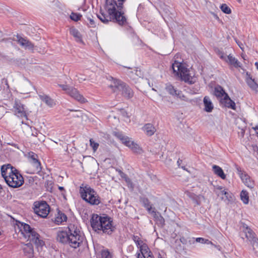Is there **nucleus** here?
<instances>
[{
  "mask_svg": "<svg viewBox=\"0 0 258 258\" xmlns=\"http://www.w3.org/2000/svg\"><path fill=\"white\" fill-rule=\"evenodd\" d=\"M126 0H106L105 10L107 14L100 13L98 19L106 24L110 21L117 23L120 25L125 24L126 19L122 11L123 5Z\"/></svg>",
  "mask_w": 258,
  "mask_h": 258,
  "instance_id": "f257e3e1",
  "label": "nucleus"
},
{
  "mask_svg": "<svg viewBox=\"0 0 258 258\" xmlns=\"http://www.w3.org/2000/svg\"><path fill=\"white\" fill-rule=\"evenodd\" d=\"M1 174L7 184L13 188H18L24 183V178L19 172L10 164L3 165Z\"/></svg>",
  "mask_w": 258,
  "mask_h": 258,
  "instance_id": "f03ea898",
  "label": "nucleus"
},
{
  "mask_svg": "<svg viewBox=\"0 0 258 258\" xmlns=\"http://www.w3.org/2000/svg\"><path fill=\"white\" fill-rule=\"evenodd\" d=\"M91 226L94 230L101 231L104 233L111 234L115 228L113 225L111 218L107 216H100L93 214L91 220Z\"/></svg>",
  "mask_w": 258,
  "mask_h": 258,
  "instance_id": "7ed1b4c3",
  "label": "nucleus"
},
{
  "mask_svg": "<svg viewBox=\"0 0 258 258\" xmlns=\"http://www.w3.org/2000/svg\"><path fill=\"white\" fill-rule=\"evenodd\" d=\"M172 68L175 75L180 77L185 82L191 84L196 81V78L191 76L189 71L181 62L175 60L172 63Z\"/></svg>",
  "mask_w": 258,
  "mask_h": 258,
  "instance_id": "20e7f679",
  "label": "nucleus"
},
{
  "mask_svg": "<svg viewBox=\"0 0 258 258\" xmlns=\"http://www.w3.org/2000/svg\"><path fill=\"white\" fill-rule=\"evenodd\" d=\"M68 229L70 233L68 244L73 248H77L83 243L84 236L81 232L80 227L74 224H70Z\"/></svg>",
  "mask_w": 258,
  "mask_h": 258,
  "instance_id": "39448f33",
  "label": "nucleus"
},
{
  "mask_svg": "<svg viewBox=\"0 0 258 258\" xmlns=\"http://www.w3.org/2000/svg\"><path fill=\"white\" fill-rule=\"evenodd\" d=\"M80 194L82 199L91 205H98L101 203V199L97 192L88 185L80 187Z\"/></svg>",
  "mask_w": 258,
  "mask_h": 258,
  "instance_id": "423d86ee",
  "label": "nucleus"
},
{
  "mask_svg": "<svg viewBox=\"0 0 258 258\" xmlns=\"http://www.w3.org/2000/svg\"><path fill=\"white\" fill-rule=\"evenodd\" d=\"M21 231L25 238H28V240L34 242L37 246H42L44 245V242L39 238V235L29 225L22 223Z\"/></svg>",
  "mask_w": 258,
  "mask_h": 258,
  "instance_id": "0eeeda50",
  "label": "nucleus"
},
{
  "mask_svg": "<svg viewBox=\"0 0 258 258\" xmlns=\"http://www.w3.org/2000/svg\"><path fill=\"white\" fill-rule=\"evenodd\" d=\"M114 135L123 144L131 149L133 152L137 153L142 152V149L137 144L132 141L131 138L119 132L115 133Z\"/></svg>",
  "mask_w": 258,
  "mask_h": 258,
  "instance_id": "6e6552de",
  "label": "nucleus"
},
{
  "mask_svg": "<svg viewBox=\"0 0 258 258\" xmlns=\"http://www.w3.org/2000/svg\"><path fill=\"white\" fill-rule=\"evenodd\" d=\"M35 213L42 218H46L50 211L49 205L46 202H36L34 204Z\"/></svg>",
  "mask_w": 258,
  "mask_h": 258,
  "instance_id": "1a4fd4ad",
  "label": "nucleus"
},
{
  "mask_svg": "<svg viewBox=\"0 0 258 258\" xmlns=\"http://www.w3.org/2000/svg\"><path fill=\"white\" fill-rule=\"evenodd\" d=\"M13 111L18 117L27 119V113L24 105L18 100H15Z\"/></svg>",
  "mask_w": 258,
  "mask_h": 258,
  "instance_id": "9d476101",
  "label": "nucleus"
},
{
  "mask_svg": "<svg viewBox=\"0 0 258 258\" xmlns=\"http://www.w3.org/2000/svg\"><path fill=\"white\" fill-rule=\"evenodd\" d=\"M165 90L171 95L176 97L181 100L188 101V98L184 95L182 92L177 90L176 88L170 83L165 85Z\"/></svg>",
  "mask_w": 258,
  "mask_h": 258,
  "instance_id": "9b49d317",
  "label": "nucleus"
},
{
  "mask_svg": "<svg viewBox=\"0 0 258 258\" xmlns=\"http://www.w3.org/2000/svg\"><path fill=\"white\" fill-rule=\"evenodd\" d=\"M220 57L227 63L235 68H241V63L235 57L231 54L226 55L224 53L221 52L219 54Z\"/></svg>",
  "mask_w": 258,
  "mask_h": 258,
  "instance_id": "f8f14e48",
  "label": "nucleus"
},
{
  "mask_svg": "<svg viewBox=\"0 0 258 258\" xmlns=\"http://www.w3.org/2000/svg\"><path fill=\"white\" fill-rule=\"evenodd\" d=\"M237 170L238 174L244 184L249 188H253L254 186V182L250 178V176L239 168H237Z\"/></svg>",
  "mask_w": 258,
  "mask_h": 258,
  "instance_id": "ddd939ff",
  "label": "nucleus"
},
{
  "mask_svg": "<svg viewBox=\"0 0 258 258\" xmlns=\"http://www.w3.org/2000/svg\"><path fill=\"white\" fill-rule=\"evenodd\" d=\"M14 40L16 41L23 48L26 49L33 50L34 45L30 41L17 35L14 37Z\"/></svg>",
  "mask_w": 258,
  "mask_h": 258,
  "instance_id": "4468645a",
  "label": "nucleus"
},
{
  "mask_svg": "<svg viewBox=\"0 0 258 258\" xmlns=\"http://www.w3.org/2000/svg\"><path fill=\"white\" fill-rule=\"evenodd\" d=\"M30 162L33 166L34 172H39L41 170L40 162L38 160V156L33 152H30L28 154Z\"/></svg>",
  "mask_w": 258,
  "mask_h": 258,
  "instance_id": "2eb2a0df",
  "label": "nucleus"
},
{
  "mask_svg": "<svg viewBox=\"0 0 258 258\" xmlns=\"http://www.w3.org/2000/svg\"><path fill=\"white\" fill-rule=\"evenodd\" d=\"M68 95L81 103H84L87 102V99L75 88L72 87L71 88L69 92Z\"/></svg>",
  "mask_w": 258,
  "mask_h": 258,
  "instance_id": "dca6fc26",
  "label": "nucleus"
},
{
  "mask_svg": "<svg viewBox=\"0 0 258 258\" xmlns=\"http://www.w3.org/2000/svg\"><path fill=\"white\" fill-rule=\"evenodd\" d=\"M244 232L246 237L248 240L251 241L253 249H254V246L258 247V239L255 237L254 233L253 231L250 228L246 227Z\"/></svg>",
  "mask_w": 258,
  "mask_h": 258,
  "instance_id": "f3484780",
  "label": "nucleus"
},
{
  "mask_svg": "<svg viewBox=\"0 0 258 258\" xmlns=\"http://www.w3.org/2000/svg\"><path fill=\"white\" fill-rule=\"evenodd\" d=\"M245 80L247 85L251 90L256 92H258V84L247 72L245 74Z\"/></svg>",
  "mask_w": 258,
  "mask_h": 258,
  "instance_id": "a211bd4d",
  "label": "nucleus"
},
{
  "mask_svg": "<svg viewBox=\"0 0 258 258\" xmlns=\"http://www.w3.org/2000/svg\"><path fill=\"white\" fill-rule=\"evenodd\" d=\"M69 237V231L68 232L64 231H59L57 233L56 240L60 243L68 244Z\"/></svg>",
  "mask_w": 258,
  "mask_h": 258,
  "instance_id": "6ab92c4d",
  "label": "nucleus"
},
{
  "mask_svg": "<svg viewBox=\"0 0 258 258\" xmlns=\"http://www.w3.org/2000/svg\"><path fill=\"white\" fill-rule=\"evenodd\" d=\"M124 85L121 81L113 79L109 87L114 92H118L123 88Z\"/></svg>",
  "mask_w": 258,
  "mask_h": 258,
  "instance_id": "aec40b11",
  "label": "nucleus"
},
{
  "mask_svg": "<svg viewBox=\"0 0 258 258\" xmlns=\"http://www.w3.org/2000/svg\"><path fill=\"white\" fill-rule=\"evenodd\" d=\"M220 102L226 107L235 109V103L229 98L228 94L225 95L224 97L221 99Z\"/></svg>",
  "mask_w": 258,
  "mask_h": 258,
  "instance_id": "412c9836",
  "label": "nucleus"
},
{
  "mask_svg": "<svg viewBox=\"0 0 258 258\" xmlns=\"http://www.w3.org/2000/svg\"><path fill=\"white\" fill-rule=\"evenodd\" d=\"M23 249L25 256L28 258H31L33 256V247L30 242L24 244L23 247Z\"/></svg>",
  "mask_w": 258,
  "mask_h": 258,
  "instance_id": "4be33fe9",
  "label": "nucleus"
},
{
  "mask_svg": "<svg viewBox=\"0 0 258 258\" xmlns=\"http://www.w3.org/2000/svg\"><path fill=\"white\" fill-rule=\"evenodd\" d=\"M203 103L204 105V110L207 112H212L214 108V105L210 97L208 96H205L204 98Z\"/></svg>",
  "mask_w": 258,
  "mask_h": 258,
  "instance_id": "5701e85b",
  "label": "nucleus"
},
{
  "mask_svg": "<svg viewBox=\"0 0 258 258\" xmlns=\"http://www.w3.org/2000/svg\"><path fill=\"white\" fill-rule=\"evenodd\" d=\"M38 96L41 100L44 102L48 106L52 107L55 105V101L49 96L44 94H39Z\"/></svg>",
  "mask_w": 258,
  "mask_h": 258,
  "instance_id": "b1692460",
  "label": "nucleus"
},
{
  "mask_svg": "<svg viewBox=\"0 0 258 258\" xmlns=\"http://www.w3.org/2000/svg\"><path fill=\"white\" fill-rule=\"evenodd\" d=\"M120 92H121L122 95L126 98H131L133 96L134 93L132 90L125 84L123 86V88L121 89Z\"/></svg>",
  "mask_w": 258,
  "mask_h": 258,
  "instance_id": "393cba45",
  "label": "nucleus"
},
{
  "mask_svg": "<svg viewBox=\"0 0 258 258\" xmlns=\"http://www.w3.org/2000/svg\"><path fill=\"white\" fill-rule=\"evenodd\" d=\"M143 130L146 134L149 136L153 135L156 131L154 126L150 123L145 124L143 127Z\"/></svg>",
  "mask_w": 258,
  "mask_h": 258,
  "instance_id": "a878e982",
  "label": "nucleus"
},
{
  "mask_svg": "<svg viewBox=\"0 0 258 258\" xmlns=\"http://www.w3.org/2000/svg\"><path fill=\"white\" fill-rule=\"evenodd\" d=\"M214 173L222 179L226 178V175L224 174L223 169L218 165H214L212 166Z\"/></svg>",
  "mask_w": 258,
  "mask_h": 258,
  "instance_id": "bb28decb",
  "label": "nucleus"
},
{
  "mask_svg": "<svg viewBox=\"0 0 258 258\" xmlns=\"http://www.w3.org/2000/svg\"><path fill=\"white\" fill-rule=\"evenodd\" d=\"M214 94L218 99L221 100V99L224 97L225 95H227V94L225 93L224 90L221 86H218L215 88Z\"/></svg>",
  "mask_w": 258,
  "mask_h": 258,
  "instance_id": "cd10ccee",
  "label": "nucleus"
},
{
  "mask_svg": "<svg viewBox=\"0 0 258 258\" xmlns=\"http://www.w3.org/2000/svg\"><path fill=\"white\" fill-rule=\"evenodd\" d=\"M70 34L73 35L77 42H82V36L79 31L74 27H72L70 29Z\"/></svg>",
  "mask_w": 258,
  "mask_h": 258,
  "instance_id": "c85d7f7f",
  "label": "nucleus"
},
{
  "mask_svg": "<svg viewBox=\"0 0 258 258\" xmlns=\"http://www.w3.org/2000/svg\"><path fill=\"white\" fill-rule=\"evenodd\" d=\"M67 220V217L64 214L58 212L55 218L54 222L59 225L63 222H66Z\"/></svg>",
  "mask_w": 258,
  "mask_h": 258,
  "instance_id": "c756f323",
  "label": "nucleus"
},
{
  "mask_svg": "<svg viewBox=\"0 0 258 258\" xmlns=\"http://www.w3.org/2000/svg\"><path fill=\"white\" fill-rule=\"evenodd\" d=\"M240 198L244 204H247L249 202L248 193L246 190H242L240 193Z\"/></svg>",
  "mask_w": 258,
  "mask_h": 258,
  "instance_id": "7c9ffc66",
  "label": "nucleus"
},
{
  "mask_svg": "<svg viewBox=\"0 0 258 258\" xmlns=\"http://www.w3.org/2000/svg\"><path fill=\"white\" fill-rule=\"evenodd\" d=\"M102 258H112L113 254L108 249H103L101 251Z\"/></svg>",
  "mask_w": 258,
  "mask_h": 258,
  "instance_id": "2f4dec72",
  "label": "nucleus"
},
{
  "mask_svg": "<svg viewBox=\"0 0 258 258\" xmlns=\"http://www.w3.org/2000/svg\"><path fill=\"white\" fill-rule=\"evenodd\" d=\"M226 190L221 186H218L216 188V192L218 196L220 197L222 199V197H224V192H226Z\"/></svg>",
  "mask_w": 258,
  "mask_h": 258,
  "instance_id": "473e14b6",
  "label": "nucleus"
},
{
  "mask_svg": "<svg viewBox=\"0 0 258 258\" xmlns=\"http://www.w3.org/2000/svg\"><path fill=\"white\" fill-rule=\"evenodd\" d=\"M82 16V15H81L80 14L73 12L71 13L70 15V18L72 20L77 22L81 19Z\"/></svg>",
  "mask_w": 258,
  "mask_h": 258,
  "instance_id": "72a5a7b5",
  "label": "nucleus"
},
{
  "mask_svg": "<svg viewBox=\"0 0 258 258\" xmlns=\"http://www.w3.org/2000/svg\"><path fill=\"white\" fill-rule=\"evenodd\" d=\"M220 9L221 11L225 14H230L231 13V9L226 4H222L220 7Z\"/></svg>",
  "mask_w": 258,
  "mask_h": 258,
  "instance_id": "f704fd0d",
  "label": "nucleus"
},
{
  "mask_svg": "<svg viewBox=\"0 0 258 258\" xmlns=\"http://www.w3.org/2000/svg\"><path fill=\"white\" fill-rule=\"evenodd\" d=\"M224 197H222V200L224 201H230L232 200V194L230 192H224Z\"/></svg>",
  "mask_w": 258,
  "mask_h": 258,
  "instance_id": "c9c22d12",
  "label": "nucleus"
},
{
  "mask_svg": "<svg viewBox=\"0 0 258 258\" xmlns=\"http://www.w3.org/2000/svg\"><path fill=\"white\" fill-rule=\"evenodd\" d=\"M90 145L94 152H96L99 147V144L95 142L93 139H90Z\"/></svg>",
  "mask_w": 258,
  "mask_h": 258,
  "instance_id": "e433bc0d",
  "label": "nucleus"
},
{
  "mask_svg": "<svg viewBox=\"0 0 258 258\" xmlns=\"http://www.w3.org/2000/svg\"><path fill=\"white\" fill-rule=\"evenodd\" d=\"M142 255L141 256L143 257L144 256H150V254H151V252L149 248L148 249H142L140 250Z\"/></svg>",
  "mask_w": 258,
  "mask_h": 258,
  "instance_id": "4c0bfd02",
  "label": "nucleus"
},
{
  "mask_svg": "<svg viewBox=\"0 0 258 258\" xmlns=\"http://www.w3.org/2000/svg\"><path fill=\"white\" fill-rule=\"evenodd\" d=\"M59 86L62 88V89L66 92L68 94L69 91L72 87L69 86L67 85H59Z\"/></svg>",
  "mask_w": 258,
  "mask_h": 258,
  "instance_id": "58836bf2",
  "label": "nucleus"
},
{
  "mask_svg": "<svg viewBox=\"0 0 258 258\" xmlns=\"http://www.w3.org/2000/svg\"><path fill=\"white\" fill-rule=\"evenodd\" d=\"M140 250L142 249H148L149 247L146 243L144 242L138 247Z\"/></svg>",
  "mask_w": 258,
  "mask_h": 258,
  "instance_id": "ea45409f",
  "label": "nucleus"
},
{
  "mask_svg": "<svg viewBox=\"0 0 258 258\" xmlns=\"http://www.w3.org/2000/svg\"><path fill=\"white\" fill-rule=\"evenodd\" d=\"M205 239H205L204 238L198 237L196 239V241L198 242H200L201 243H204L205 242Z\"/></svg>",
  "mask_w": 258,
  "mask_h": 258,
  "instance_id": "a19ab883",
  "label": "nucleus"
},
{
  "mask_svg": "<svg viewBox=\"0 0 258 258\" xmlns=\"http://www.w3.org/2000/svg\"><path fill=\"white\" fill-rule=\"evenodd\" d=\"M135 242L137 246L139 247L144 242V241L140 239L136 241Z\"/></svg>",
  "mask_w": 258,
  "mask_h": 258,
  "instance_id": "79ce46f5",
  "label": "nucleus"
},
{
  "mask_svg": "<svg viewBox=\"0 0 258 258\" xmlns=\"http://www.w3.org/2000/svg\"><path fill=\"white\" fill-rule=\"evenodd\" d=\"M45 185L46 186H47L48 187H49L50 189L52 188V182H51V181H47L45 182Z\"/></svg>",
  "mask_w": 258,
  "mask_h": 258,
  "instance_id": "37998d69",
  "label": "nucleus"
},
{
  "mask_svg": "<svg viewBox=\"0 0 258 258\" xmlns=\"http://www.w3.org/2000/svg\"><path fill=\"white\" fill-rule=\"evenodd\" d=\"M88 20L90 22V24L91 26V27H94L95 26V22L94 20L90 18H88Z\"/></svg>",
  "mask_w": 258,
  "mask_h": 258,
  "instance_id": "c03bdc74",
  "label": "nucleus"
},
{
  "mask_svg": "<svg viewBox=\"0 0 258 258\" xmlns=\"http://www.w3.org/2000/svg\"><path fill=\"white\" fill-rule=\"evenodd\" d=\"M132 239L134 240V241L135 242L136 241H137L139 239H140V238L138 236L133 235L132 237Z\"/></svg>",
  "mask_w": 258,
  "mask_h": 258,
  "instance_id": "a18cd8bd",
  "label": "nucleus"
},
{
  "mask_svg": "<svg viewBox=\"0 0 258 258\" xmlns=\"http://www.w3.org/2000/svg\"><path fill=\"white\" fill-rule=\"evenodd\" d=\"M204 243L205 244H207L213 245V243L211 241H210V240H209L208 239H205V242Z\"/></svg>",
  "mask_w": 258,
  "mask_h": 258,
  "instance_id": "49530a36",
  "label": "nucleus"
},
{
  "mask_svg": "<svg viewBox=\"0 0 258 258\" xmlns=\"http://www.w3.org/2000/svg\"><path fill=\"white\" fill-rule=\"evenodd\" d=\"M236 43H237V44L238 45V46L240 47V48L243 50V47H242V44L241 43H239L237 41H236Z\"/></svg>",
  "mask_w": 258,
  "mask_h": 258,
  "instance_id": "de8ad7c7",
  "label": "nucleus"
},
{
  "mask_svg": "<svg viewBox=\"0 0 258 258\" xmlns=\"http://www.w3.org/2000/svg\"><path fill=\"white\" fill-rule=\"evenodd\" d=\"M136 258H143L140 253L136 254Z\"/></svg>",
  "mask_w": 258,
  "mask_h": 258,
  "instance_id": "09e8293b",
  "label": "nucleus"
},
{
  "mask_svg": "<svg viewBox=\"0 0 258 258\" xmlns=\"http://www.w3.org/2000/svg\"><path fill=\"white\" fill-rule=\"evenodd\" d=\"M78 80L81 82L82 81L85 80V79H84L82 77H78Z\"/></svg>",
  "mask_w": 258,
  "mask_h": 258,
  "instance_id": "8fccbe9b",
  "label": "nucleus"
},
{
  "mask_svg": "<svg viewBox=\"0 0 258 258\" xmlns=\"http://www.w3.org/2000/svg\"><path fill=\"white\" fill-rule=\"evenodd\" d=\"M136 73L137 76H140V75H141V72L139 71L138 72V71L137 70H136Z\"/></svg>",
  "mask_w": 258,
  "mask_h": 258,
  "instance_id": "3c124183",
  "label": "nucleus"
},
{
  "mask_svg": "<svg viewBox=\"0 0 258 258\" xmlns=\"http://www.w3.org/2000/svg\"><path fill=\"white\" fill-rule=\"evenodd\" d=\"M144 258H153V256L152 255V253L150 254V256H143Z\"/></svg>",
  "mask_w": 258,
  "mask_h": 258,
  "instance_id": "603ef678",
  "label": "nucleus"
},
{
  "mask_svg": "<svg viewBox=\"0 0 258 258\" xmlns=\"http://www.w3.org/2000/svg\"><path fill=\"white\" fill-rule=\"evenodd\" d=\"M58 188H59V189L60 190H64V188H63V187H62V186H59V187H58Z\"/></svg>",
  "mask_w": 258,
  "mask_h": 258,
  "instance_id": "864d4df0",
  "label": "nucleus"
},
{
  "mask_svg": "<svg viewBox=\"0 0 258 258\" xmlns=\"http://www.w3.org/2000/svg\"><path fill=\"white\" fill-rule=\"evenodd\" d=\"M254 64H255V66L256 67V69L258 70V62H255Z\"/></svg>",
  "mask_w": 258,
  "mask_h": 258,
  "instance_id": "5fc2aeb1",
  "label": "nucleus"
},
{
  "mask_svg": "<svg viewBox=\"0 0 258 258\" xmlns=\"http://www.w3.org/2000/svg\"><path fill=\"white\" fill-rule=\"evenodd\" d=\"M185 194L187 196H189V192L188 191H186Z\"/></svg>",
  "mask_w": 258,
  "mask_h": 258,
  "instance_id": "6e6d98bb",
  "label": "nucleus"
},
{
  "mask_svg": "<svg viewBox=\"0 0 258 258\" xmlns=\"http://www.w3.org/2000/svg\"><path fill=\"white\" fill-rule=\"evenodd\" d=\"M148 208V210H149L150 212H151V208Z\"/></svg>",
  "mask_w": 258,
  "mask_h": 258,
  "instance_id": "4d7b16f0",
  "label": "nucleus"
},
{
  "mask_svg": "<svg viewBox=\"0 0 258 258\" xmlns=\"http://www.w3.org/2000/svg\"><path fill=\"white\" fill-rule=\"evenodd\" d=\"M184 241V239H182V240L181 239V242H182V243H183V241Z\"/></svg>",
  "mask_w": 258,
  "mask_h": 258,
  "instance_id": "13d9d810",
  "label": "nucleus"
},
{
  "mask_svg": "<svg viewBox=\"0 0 258 258\" xmlns=\"http://www.w3.org/2000/svg\"><path fill=\"white\" fill-rule=\"evenodd\" d=\"M184 241V239H182V240L181 239V242H182V243H183V241Z\"/></svg>",
  "mask_w": 258,
  "mask_h": 258,
  "instance_id": "bf43d9fd",
  "label": "nucleus"
},
{
  "mask_svg": "<svg viewBox=\"0 0 258 258\" xmlns=\"http://www.w3.org/2000/svg\"><path fill=\"white\" fill-rule=\"evenodd\" d=\"M184 241V239H182V240L181 239V242H182V243H183V241Z\"/></svg>",
  "mask_w": 258,
  "mask_h": 258,
  "instance_id": "052dcab7",
  "label": "nucleus"
},
{
  "mask_svg": "<svg viewBox=\"0 0 258 258\" xmlns=\"http://www.w3.org/2000/svg\"><path fill=\"white\" fill-rule=\"evenodd\" d=\"M238 2H241V0H237Z\"/></svg>",
  "mask_w": 258,
  "mask_h": 258,
  "instance_id": "680f3d73",
  "label": "nucleus"
},
{
  "mask_svg": "<svg viewBox=\"0 0 258 258\" xmlns=\"http://www.w3.org/2000/svg\"><path fill=\"white\" fill-rule=\"evenodd\" d=\"M1 234V232H0V235Z\"/></svg>",
  "mask_w": 258,
  "mask_h": 258,
  "instance_id": "e2e57ef3",
  "label": "nucleus"
}]
</instances>
